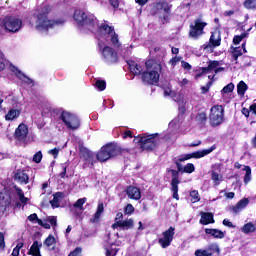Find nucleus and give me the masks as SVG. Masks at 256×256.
<instances>
[{
	"label": "nucleus",
	"mask_w": 256,
	"mask_h": 256,
	"mask_svg": "<svg viewBox=\"0 0 256 256\" xmlns=\"http://www.w3.org/2000/svg\"><path fill=\"white\" fill-rule=\"evenodd\" d=\"M15 179L16 181H19L20 183H25V185H27V183H29V176L24 173L23 171H18L15 174Z\"/></svg>",
	"instance_id": "nucleus-32"
},
{
	"label": "nucleus",
	"mask_w": 256,
	"mask_h": 256,
	"mask_svg": "<svg viewBox=\"0 0 256 256\" xmlns=\"http://www.w3.org/2000/svg\"><path fill=\"white\" fill-rule=\"evenodd\" d=\"M55 243H56V240H55V237L53 235H49L45 241H44V245L46 247H48L49 249H54L55 247Z\"/></svg>",
	"instance_id": "nucleus-36"
},
{
	"label": "nucleus",
	"mask_w": 256,
	"mask_h": 256,
	"mask_svg": "<svg viewBox=\"0 0 256 256\" xmlns=\"http://www.w3.org/2000/svg\"><path fill=\"white\" fill-rule=\"evenodd\" d=\"M191 203H199L201 201V196L199 195V191L191 190L190 191Z\"/></svg>",
	"instance_id": "nucleus-38"
},
{
	"label": "nucleus",
	"mask_w": 256,
	"mask_h": 256,
	"mask_svg": "<svg viewBox=\"0 0 256 256\" xmlns=\"http://www.w3.org/2000/svg\"><path fill=\"white\" fill-rule=\"evenodd\" d=\"M119 250L117 249V246L115 244H112L111 246L106 247V256H115L117 255V252Z\"/></svg>",
	"instance_id": "nucleus-39"
},
{
	"label": "nucleus",
	"mask_w": 256,
	"mask_h": 256,
	"mask_svg": "<svg viewBox=\"0 0 256 256\" xmlns=\"http://www.w3.org/2000/svg\"><path fill=\"white\" fill-rule=\"evenodd\" d=\"M248 89L247 84L244 81H240L237 85V93L240 97H243Z\"/></svg>",
	"instance_id": "nucleus-34"
},
{
	"label": "nucleus",
	"mask_w": 256,
	"mask_h": 256,
	"mask_svg": "<svg viewBox=\"0 0 256 256\" xmlns=\"http://www.w3.org/2000/svg\"><path fill=\"white\" fill-rule=\"evenodd\" d=\"M196 121L203 124L207 122V113L205 112H199L196 116Z\"/></svg>",
	"instance_id": "nucleus-45"
},
{
	"label": "nucleus",
	"mask_w": 256,
	"mask_h": 256,
	"mask_svg": "<svg viewBox=\"0 0 256 256\" xmlns=\"http://www.w3.org/2000/svg\"><path fill=\"white\" fill-rule=\"evenodd\" d=\"M235 89V84L229 83L221 90V95H227V93H233Z\"/></svg>",
	"instance_id": "nucleus-40"
},
{
	"label": "nucleus",
	"mask_w": 256,
	"mask_h": 256,
	"mask_svg": "<svg viewBox=\"0 0 256 256\" xmlns=\"http://www.w3.org/2000/svg\"><path fill=\"white\" fill-rule=\"evenodd\" d=\"M3 25L9 33H19L23 27V20L17 16H8L4 18Z\"/></svg>",
	"instance_id": "nucleus-7"
},
{
	"label": "nucleus",
	"mask_w": 256,
	"mask_h": 256,
	"mask_svg": "<svg viewBox=\"0 0 256 256\" xmlns=\"http://www.w3.org/2000/svg\"><path fill=\"white\" fill-rule=\"evenodd\" d=\"M53 199L50 201V205H52L53 209H56L57 207H61V201L65 199V193L63 192H57L53 195Z\"/></svg>",
	"instance_id": "nucleus-21"
},
{
	"label": "nucleus",
	"mask_w": 256,
	"mask_h": 256,
	"mask_svg": "<svg viewBox=\"0 0 256 256\" xmlns=\"http://www.w3.org/2000/svg\"><path fill=\"white\" fill-rule=\"evenodd\" d=\"M128 66L131 73H133L134 75H141V73H143V68L141 67V65L137 64V62L133 60L128 61Z\"/></svg>",
	"instance_id": "nucleus-27"
},
{
	"label": "nucleus",
	"mask_w": 256,
	"mask_h": 256,
	"mask_svg": "<svg viewBox=\"0 0 256 256\" xmlns=\"http://www.w3.org/2000/svg\"><path fill=\"white\" fill-rule=\"evenodd\" d=\"M208 45H205L204 49H211L212 47H219L221 45V32L219 30H215L212 32Z\"/></svg>",
	"instance_id": "nucleus-16"
},
{
	"label": "nucleus",
	"mask_w": 256,
	"mask_h": 256,
	"mask_svg": "<svg viewBox=\"0 0 256 256\" xmlns=\"http://www.w3.org/2000/svg\"><path fill=\"white\" fill-rule=\"evenodd\" d=\"M21 116V110L12 108L5 115V121H17Z\"/></svg>",
	"instance_id": "nucleus-22"
},
{
	"label": "nucleus",
	"mask_w": 256,
	"mask_h": 256,
	"mask_svg": "<svg viewBox=\"0 0 256 256\" xmlns=\"http://www.w3.org/2000/svg\"><path fill=\"white\" fill-rule=\"evenodd\" d=\"M171 12V7L169 3L165 1H160L154 4L152 13L153 15H159V17H163L164 21L169 20V13Z\"/></svg>",
	"instance_id": "nucleus-10"
},
{
	"label": "nucleus",
	"mask_w": 256,
	"mask_h": 256,
	"mask_svg": "<svg viewBox=\"0 0 256 256\" xmlns=\"http://www.w3.org/2000/svg\"><path fill=\"white\" fill-rule=\"evenodd\" d=\"M195 171V165L188 163L183 168V173H193Z\"/></svg>",
	"instance_id": "nucleus-49"
},
{
	"label": "nucleus",
	"mask_w": 256,
	"mask_h": 256,
	"mask_svg": "<svg viewBox=\"0 0 256 256\" xmlns=\"http://www.w3.org/2000/svg\"><path fill=\"white\" fill-rule=\"evenodd\" d=\"M206 252L208 253L209 256H213L215 255V253L219 255L221 253V249L219 248V244L212 243L208 245V247L206 248Z\"/></svg>",
	"instance_id": "nucleus-29"
},
{
	"label": "nucleus",
	"mask_w": 256,
	"mask_h": 256,
	"mask_svg": "<svg viewBox=\"0 0 256 256\" xmlns=\"http://www.w3.org/2000/svg\"><path fill=\"white\" fill-rule=\"evenodd\" d=\"M23 249V242H19L12 251L13 256H19V252Z\"/></svg>",
	"instance_id": "nucleus-52"
},
{
	"label": "nucleus",
	"mask_w": 256,
	"mask_h": 256,
	"mask_svg": "<svg viewBox=\"0 0 256 256\" xmlns=\"http://www.w3.org/2000/svg\"><path fill=\"white\" fill-rule=\"evenodd\" d=\"M0 249L3 251L5 249V235L0 232Z\"/></svg>",
	"instance_id": "nucleus-57"
},
{
	"label": "nucleus",
	"mask_w": 256,
	"mask_h": 256,
	"mask_svg": "<svg viewBox=\"0 0 256 256\" xmlns=\"http://www.w3.org/2000/svg\"><path fill=\"white\" fill-rule=\"evenodd\" d=\"M223 113H225V110H223V106L221 105L213 106L210 109L209 121L212 127H219L223 123Z\"/></svg>",
	"instance_id": "nucleus-9"
},
{
	"label": "nucleus",
	"mask_w": 256,
	"mask_h": 256,
	"mask_svg": "<svg viewBox=\"0 0 256 256\" xmlns=\"http://www.w3.org/2000/svg\"><path fill=\"white\" fill-rule=\"evenodd\" d=\"M195 256H209L206 249H197L194 253Z\"/></svg>",
	"instance_id": "nucleus-55"
},
{
	"label": "nucleus",
	"mask_w": 256,
	"mask_h": 256,
	"mask_svg": "<svg viewBox=\"0 0 256 256\" xmlns=\"http://www.w3.org/2000/svg\"><path fill=\"white\" fill-rule=\"evenodd\" d=\"M133 211H135V208L133 207V205L128 204L125 208V213L127 215H131V213H133Z\"/></svg>",
	"instance_id": "nucleus-58"
},
{
	"label": "nucleus",
	"mask_w": 256,
	"mask_h": 256,
	"mask_svg": "<svg viewBox=\"0 0 256 256\" xmlns=\"http://www.w3.org/2000/svg\"><path fill=\"white\" fill-rule=\"evenodd\" d=\"M145 65L146 71L142 74V81L150 85H157V83H159L161 65L155 60H148Z\"/></svg>",
	"instance_id": "nucleus-2"
},
{
	"label": "nucleus",
	"mask_w": 256,
	"mask_h": 256,
	"mask_svg": "<svg viewBox=\"0 0 256 256\" xmlns=\"http://www.w3.org/2000/svg\"><path fill=\"white\" fill-rule=\"evenodd\" d=\"M81 248H76L73 252H71L68 256H81Z\"/></svg>",
	"instance_id": "nucleus-63"
},
{
	"label": "nucleus",
	"mask_w": 256,
	"mask_h": 256,
	"mask_svg": "<svg viewBox=\"0 0 256 256\" xmlns=\"http://www.w3.org/2000/svg\"><path fill=\"white\" fill-rule=\"evenodd\" d=\"M183 119V114H179L177 118L169 123V131H172V135H175V133L179 131V129L181 128V124L183 123Z\"/></svg>",
	"instance_id": "nucleus-18"
},
{
	"label": "nucleus",
	"mask_w": 256,
	"mask_h": 256,
	"mask_svg": "<svg viewBox=\"0 0 256 256\" xmlns=\"http://www.w3.org/2000/svg\"><path fill=\"white\" fill-rule=\"evenodd\" d=\"M172 181H171V191L173 193V198L179 201V171L171 170Z\"/></svg>",
	"instance_id": "nucleus-14"
},
{
	"label": "nucleus",
	"mask_w": 256,
	"mask_h": 256,
	"mask_svg": "<svg viewBox=\"0 0 256 256\" xmlns=\"http://www.w3.org/2000/svg\"><path fill=\"white\" fill-rule=\"evenodd\" d=\"M119 153H121V150L117 147L116 144H107L103 146L96 154V159L100 162L109 161L111 157H117Z\"/></svg>",
	"instance_id": "nucleus-6"
},
{
	"label": "nucleus",
	"mask_w": 256,
	"mask_h": 256,
	"mask_svg": "<svg viewBox=\"0 0 256 256\" xmlns=\"http://www.w3.org/2000/svg\"><path fill=\"white\" fill-rule=\"evenodd\" d=\"M243 5L245 9L256 10V0H245Z\"/></svg>",
	"instance_id": "nucleus-41"
},
{
	"label": "nucleus",
	"mask_w": 256,
	"mask_h": 256,
	"mask_svg": "<svg viewBox=\"0 0 256 256\" xmlns=\"http://www.w3.org/2000/svg\"><path fill=\"white\" fill-rule=\"evenodd\" d=\"M205 233H206V235H211V237H214V239H224L225 238V232H223L219 229L206 228Z\"/></svg>",
	"instance_id": "nucleus-23"
},
{
	"label": "nucleus",
	"mask_w": 256,
	"mask_h": 256,
	"mask_svg": "<svg viewBox=\"0 0 256 256\" xmlns=\"http://www.w3.org/2000/svg\"><path fill=\"white\" fill-rule=\"evenodd\" d=\"M248 205L249 199L244 198L236 204V206L233 208V211L234 213H239L240 211H243V209H245V207H247Z\"/></svg>",
	"instance_id": "nucleus-30"
},
{
	"label": "nucleus",
	"mask_w": 256,
	"mask_h": 256,
	"mask_svg": "<svg viewBox=\"0 0 256 256\" xmlns=\"http://www.w3.org/2000/svg\"><path fill=\"white\" fill-rule=\"evenodd\" d=\"M41 247H43V243L37 240L34 241L30 249L28 250V254L32 256H43L41 255Z\"/></svg>",
	"instance_id": "nucleus-20"
},
{
	"label": "nucleus",
	"mask_w": 256,
	"mask_h": 256,
	"mask_svg": "<svg viewBox=\"0 0 256 256\" xmlns=\"http://www.w3.org/2000/svg\"><path fill=\"white\" fill-rule=\"evenodd\" d=\"M232 55H233L234 61H237V59H239V57H241V55H243V48H241V47L234 48Z\"/></svg>",
	"instance_id": "nucleus-44"
},
{
	"label": "nucleus",
	"mask_w": 256,
	"mask_h": 256,
	"mask_svg": "<svg viewBox=\"0 0 256 256\" xmlns=\"http://www.w3.org/2000/svg\"><path fill=\"white\" fill-rule=\"evenodd\" d=\"M181 65H182L183 69H186V71H191L192 67H191V64H189V62L182 61Z\"/></svg>",
	"instance_id": "nucleus-61"
},
{
	"label": "nucleus",
	"mask_w": 256,
	"mask_h": 256,
	"mask_svg": "<svg viewBox=\"0 0 256 256\" xmlns=\"http://www.w3.org/2000/svg\"><path fill=\"white\" fill-rule=\"evenodd\" d=\"M0 205L4 209H7V207H9V205H11V196L9 194L3 195L0 200Z\"/></svg>",
	"instance_id": "nucleus-35"
},
{
	"label": "nucleus",
	"mask_w": 256,
	"mask_h": 256,
	"mask_svg": "<svg viewBox=\"0 0 256 256\" xmlns=\"http://www.w3.org/2000/svg\"><path fill=\"white\" fill-rule=\"evenodd\" d=\"M241 231L245 235H249V233H255L256 226L252 222H248L241 228Z\"/></svg>",
	"instance_id": "nucleus-31"
},
{
	"label": "nucleus",
	"mask_w": 256,
	"mask_h": 256,
	"mask_svg": "<svg viewBox=\"0 0 256 256\" xmlns=\"http://www.w3.org/2000/svg\"><path fill=\"white\" fill-rule=\"evenodd\" d=\"M207 27V22H204L201 18H197L190 25L189 35L192 39H199L203 35V29Z\"/></svg>",
	"instance_id": "nucleus-12"
},
{
	"label": "nucleus",
	"mask_w": 256,
	"mask_h": 256,
	"mask_svg": "<svg viewBox=\"0 0 256 256\" xmlns=\"http://www.w3.org/2000/svg\"><path fill=\"white\" fill-rule=\"evenodd\" d=\"M12 73H15L16 77L20 79V81H23V83H33V80H31L29 77H27L23 72L19 71L17 67L12 66L11 67Z\"/></svg>",
	"instance_id": "nucleus-24"
},
{
	"label": "nucleus",
	"mask_w": 256,
	"mask_h": 256,
	"mask_svg": "<svg viewBox=\"0 0 256 256\" xmlns=\"http://www.w3.org/2000/svg\"><path fill=\"white\" fill-rule=\"evenodd\" d=\"M164 95L165 97H172V99H175V95L177 93L171 89V87L167 86L164 88Z\"/></svg>",
	"instance_id": "nucleus-46"
},
{
	"label": "nucleus",
	"mask_w": 256,
	"mask_h": 256,
	"mask_svg": "<svg viewBox=\"0 0 256 256\" xmlns=\"http://www.w3.org/2000/svg\"><path fill=\"white\" fill-rule=\"evenodd\" d=\"M134 143H139L143 151H153L156 149L159 143H161V138L159 134H144L134 138Z\"/></svg>",
	"instance_id": "nucleus-4"
},
{
	"label": "nucleus",
	"mask_w": 256,
	"mask_h": 256,
	"mask_svg": "<svg viewBox=\"0 0 256 256\" xmlns=\"http://www.w3.org/2000/svg\"><path fill=\"white\" fill-rule=\"evenodd\" d=\"M85 203H87V198H80L76 201L74 207H76V209H82Z\"/></svg>",
	"instance_id": "nucleus-50"
},
{
	"label": "nucleus",
	"mask_w": 256,
	"mask_h": 256,
	"mask_svg": "<svg viewBox=\"0 0 256 256\" xmlns=\"http://www.w3.org/2000/svg\"><path fill=\"white\" fill-rule=\"evenodd\" d=\"M28 221H31V223H38V225H43V220L39 219V217H37V214H31L30 216H28Z\"/></svg>",
	"instance_id": "nucleus-47"
},
{
	"label": "nucleus",
	"mask_w": 256,
	"mask_h": 256,
	"mask_svg": "<svg viewBox=\"0 0 256 256\" xmlns=\"http://www.w3.org/2000/svg\"><path fill=\"white\" fill-rule=\"evenodd\" d=\"M245 37H247V34H245V33L238 35V36H234V38H233L234 45H239V43H241V41H243V39H245Z\"/></svg>",
	"instance_id": "nucleus-51"
},
{
	"label": "nucleus",
	"mask_w": 256,
	"mask_h": 256,
	"mask_svg": "<svg viewBox=\"0 0 256 256\" xmlns=\"http://www.w3.org/2000/svg\"><path fill=\"white\" fill-rule=\"evenodd\" d=\"M34 19V27L39 33H47V31H49V29H53L55 25H61V23H63V21H55L50 19L47 15V10L40 11L37 15L34 16Z\"/></svg>",
	"instance_id": "nucleus-3"
},
{
	"label": "nucleus",
	"mask_w": 256,
	"mask_h": 256,
	"mask_svg": "<svg viewBox=\"0 0 256 256\" xmlns=\"http://www.w3.org/2000/svg\"><path fill=\"white\" fill-rule=\"evenodd\" d=\"M48 221H49L50 224H52V225H57V217H55V216H50V217H48Z\"/></svg>",
	"instance_id": "nucleus-64"
},
{
	"label": "nucleus",
	"mask_w": 256,
	"mask_h": 256,
	"mask_svg": "<svg viewBox=\"0 0 256 256\" xmlns=\"http://www.w3.org/2000/svg\"><path fill=\"white\" fill-rule=\"evenodd\" d=\"M51 111H53V108L51 107V105L44 104V106L42 107V115H49Z\"/></svg>",
	"instance_id": "nucleus-53"
},
{
	"label": "nucleus",
	"mask_w": 256,
	"mask_h": 256,
	"mask_svg": "<svg viewBox=\"0 0 256 256\" xmlns=\"http://www.w3.org/2000/svg\"><path fill=\"white\" fill-rule=\"evenodd\" d=\"M123 221V213L118 212L116 214L115 223L112 225V229H117L119 227V224H121Z\"/></svg>",
	"instance_id": "nucleus-43"
},
{
	"label": "nucleus",
	"mask_w": 256,
	"mask_h": 256,
	"mask_svg": "<svg viewBox=\"0 0 256 256\" xmlns=\"http://www.w3.org/2000/svg\"><path fill=\"white\" fill-rule=\"evenodd\" d=\"M73 17L80 31L96 33V37L98 38V47L105 63L108 65L117 63V61H119L117 51L109 46H105V43H111L114 47H119L121 45L119 43V36L115 33V28L108 24H102L99 26L97 17L92 13L84 12L83 10H75Z\"/></svg>",
	"instance_id": "nucleus-1"
},
{
	"label": "nucleus",
	"mask_w": 256,
	"mask_h": 256,
	"mask_svg": "<svg viewBox=\"0 0 256 256\" xmlns=\"http://www.w3.org/2000/svg\"><path fill=\"white\" fill-rule=\"evenodd\" d=\"M133 219H126L122 220L120 224H118V227L124 230L133 229Z\"/></svg>",
	"instance_id": "nucleus-33"
},
{
	"label": "nucleus",
	"mask_w": 256,
	"mask_h": 256,
	"mask_svg": "<svg viewBox=\"0 0 256 256\" xmlns=\"http://www.w3.org/2000/svg\"><path fill=\"white\" fill-rule=\"evenodd\" d=\"M60 119L63 121L64 125H66L67 129H71L72 131H75V129H77L81 125V122L79 121L77 115L69 111H62Z\"/></svg>",
	"instance_id": "nucleus-8"
},
{
	"label": "nucleus",
	"mask_w": 256,
	"mask_h": 256,
	"mask_svg": "<svg viewBox=\"0 0 256 256\" xmlns=\"http://www.w3.org/2000/svg\"><path fill=\"white\" fill-rule=\"evenodd\" d=\"M179 61H181V57L175 56L169 61V63L172 67H175V65H177Z\"/></svg>",
	"instance_id": "nucleus-56"
},
{
	"label": "nucleus",
	"mask_w": 256,
	"mask_h": 256,
	"mask_svg": "<svg viewBox=\"0 0 256 256\" xmlns=\"http://www.w3.org/2000/svg\"><path fill=\"white\" fill-rule=\"evenodd\" d=\"M243 171H245V176H244V183H249L251 181V167L249 166H244Z\"/></svg>",
	"instance_id": "nucleus-42"
},
{
	"label": "nucleus",
	"mask_w": 256,
	"mask_h": 256,
	"mask_svg": "<svg viewBox=\"0 0 256 256\" xmlns=\"http://www.w3.org/2000/svg\"><path fill=\"white\" fill-rule=\"evenodd\" d=\"M29 135V127L25 123H21L15 130V137L18 141H27Z\"/></svg>",
	"instance_id": "nucleus-15"
},
{
	"label": "nucleus",
	"mask_w": 256,
	"mask_h": 256,
	"mask_svg": "<svg viewBox=\"0 0 256 256\" xmlns=\"http://www.w3.org/2000/svg\"><path fill=\"white\" fill-rule=\"evenodd\" d=\"M220 65V61H210L208 62V67L203 68V73H209V71H214V73L217 75V73L225 71V68L220 67Z\"/></svg>",
	"instance_id": "nucleus-17"
},
{
	"label": "nucleus",
	"mask_w": 256,
	"mask_h": 256,
	"mask_svg": "<svg viewBox=\"0 0 256 256\" xmlns=\"http://www.w3.org/2000/svg\"><path fill=\"white\" fill-rule=\"evenodd\" d=\"M16 194L19 197V201L23 205H27V201H29V198L25 197V194L23 193V190H21L20 188H16Z\"/></svg>",
	"instance_id": "nucleus-37"
},
{
	"label": "nucleus",
	"mask_w": 256,
	"mask_h": 256,
	"mask_svg": "<svg viewBox=\"0 0 256 256\" xmlns=\"http://www.w3.org/2000/svg\"><path fill=\"white\" fill-rule=\"evenodd\" d=\"M94 85L98 91H105V88L107 87V84L103 80H97Z\"/></svg>",
	"instance_id": "nucleus-48"
},
{
	"label": "nucleus",
	"mask_w": 256,
	"mask_h": 256,
	"mask_svg": "<svg viewBox=\"0 0 256 256\" xmlns=\"http://www.w3.org/2000/svg\"><path fill=\"white\" fill-rule=\"evenodd\" d=\"M211 179H212L214 187H219V185H221V183H223V175H221V173H219V171L217 172V170L211 171Z\"/></svg>",
	"instance_id": "nucleus-26"
},
{
	"label": "nucleus",
	"mask_w": 256,
	"mask_h": 256,
	"mask_svg": "<svg viewBox=\"0 0 256 256\" xmlns=\"http://www.w3.org/2000/svg\"><path fill=\"white\" fill-rule=\"evenodd\" d=\"M105 211V207L103 206V203H99L96 213L92 216L90 219L91 223H99L101 219V215H103V212Z\"/></svg>",
	"instance_id": "nucleus-25"
},
{
	"label": "nucleus",
	"mask_w": 256,
	"mask_h": 256,
	"mask_svg": "<svg viewBox=\"0 0 256 256\" xmlns=\"http://www.w3.org/2000/svg\"><path fill=\"white\" fill-rule=\"evenodd\" d=\"M215 146H212L208 149H204V150H199L196 152H193L191 154H185V155H181L176 159V166L178 171L183 173V165H181V163H183V161H189V159H201L203 157H206V155H209L210 153H213V151H215Z\"/></svg>",
	"instance_id": "nucleus-5"
},
{
	"label": "nucleus",
	"mask_w": 256,
	"mask_h": 256,
	"mask_svg": "<svg viewBox=\"0 0 256 256\" xmlns=\"http://www.w3.org/2000/svg\"><path fill=\"white\" fill-rule=\"evenodd\" d=\"M223 225L225 227H231L232 229H235V226L233 225V222L229 221L228 219L223 220Z\"/></svg>",
	"instance_id": "nucleus-62"
},
{
	"label": "nucleus",
	"mask_w": 256,
	"mask_h": 256,
	"mask_svg": "<svg viewBox=\"0 0 256 256\" xmlns=\"http://www.w3.org/2000/svg\"><path fill=\"white\" fill-rule=\"evenodd\" d=\"M201 225H209L211 223H215V219H213V214L212 213H201V219H200Z\"/></svg>",
	"instance_id": "nucleus-28"
},
{
	"label": "nucleus",
	"mask_w": 256,
	"mask_h": 256,
	"mask_svg": "<svg viewBox=\"0 0 256 256\" xmlns=\"http://www.w3.org/2000/svg\"><path fill=\"white\" fill-rule=\"evenodd\" d=\"M48 153L50 155H53L55 159H57V156L59 155V148H54L52 150H49Z\"/></svg>",
	"instance_id": "nucleus-59"
},
{
	"label": "nucleus",
	"mask_w": 256,
	"mask_h": 256,
	"mask_svg": "<svg viewBox=\"0 0 256 256\" xmlns=\"http://www.w3.org/2000/svg\"><path fill=\"white\" fill-rule=\"evenodd\" d=\"M126 194L129 199H133L134 201L141 199V190L135 186H129L126 189Z\"/></svg>",
	"instance_id": "nucleus-19"
},
{
	"label": "nucleus",
	"mask_w": 256,
	"mask_h": 256,
	"mask_svg": "<svg viewBox=\"0 0 256 256\" xmlns=\"http://www.w3.org/2000/svg\"><path fill=\"white\" fill-rule=\"evenodd\" d=\"M79 155L83 162V167H93L97 163V154L93 152H80Z\"/></svg>",
	"instance_id": "nucleus-13"
},
{
	"label": "nucleus",
	"mask_w": 256,
	"mask_h": 256,
	"mask_svg": "<svg viewBox=\"0 0 256 256\" xmlns=\"http://www.w3.org/2000/svg\"><path fill=\"white\" fill-rule=\"evenodd\" d=\"M43 159V153L41 151H38L36 154L33 156V161L34 163H39Z\"/></svg>",
	"instance_id": "nucleus-54"
},
{
	"label": "nucleus",
	"mask_w": 256,
	"mask_h": 256,
	"mask_svg": "<svg viewBox=\"0 0 256 256\" xmlns=\"http://www.w3.org/2000/svg\"><path fill=\"white\" fill-rule=\"evenodd\" d=\"M173 239H175V227L170 226L169 229L162 232L159 236L158 243L162 249H167L173 243Z\"/></svg>",
	"instance_id": "nucleus-11"
},
{
	"label": "nucleus",
	"mask_w": 256,
	"mask_h": 256,
	"mask_svg": "<svg viewBox=\"0 0 256 256\" xmlns=\"http://www.w3.org/2000/svg\"><path fill=\"white\" fill-rule=\"evenodd\" d=\"M123 139H127V137H130V139H133V133H131V130H126L124 133H122Z\"/></svg>",
	"instance_id": "nucleus-60"
}]
</instances>
